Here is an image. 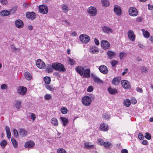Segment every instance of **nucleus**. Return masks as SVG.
Instances as JSON below:
<instances>
[{
    "instance_id": "28",
    "label": "nucleus",
    "mask_w": 153,
    "mask_h": 153,
    "mask_svg": "<svg viewBox=\"0 0 153 153\" xmlns=\"http://www.w3.org/2000/svg\"><path fill=\"white\" fill-rule=\"evenodd\" d=\"M142 31L143 32V35L145 38H148L149 37L150 34L148 31L143 29L142 30Z\"/></svg>"
},
{
    "instance_id": "4",
    "label": "nucleus",
    "mask_w": 153,
    "mask_h": 153,
    "mask_svg": "<svg viewBox=\"0 0 153 153\" xmlns=\"http://www.w3.org/2000/svg\"><path fill=\"white\" fill-rule=\"evenodd\" d=\"M128 12L129 14L131 16H135L138 14L137 9L134 7H130L128 9Z\"/></svg>"
},
{
    "instance_id": "20",
    "label": "nucleus",
    "mask_w": 153,
    "mask_h": 153,
    "mask_svg": "<svg viewBox=\"0 0 153 153\" xmlns=\"http://www.w3.org/2000/svg\"><path fill=\"white\" fill-rule=\"evenodd\" d=\"M22 101L20 100H16L14 103V106L16 108L19 110L22 107Z\"/></svg>"
},
{
    "instance_id": "40",
    "label": "nucleus",
    "mask_w": 153,
    "mask_h": 153,
    "mask_svg": "<svg viewBox=\"0 0 153 153\" xmlns=\"http://www.w3.org/2000/svg\"><path fill=\"white\" fill-rule=\"evenodd\" d=\"M127 54L124 52H122L120 53L119 56L120 59H122L125 58Z\"/></svg>"
},
{
    "instance_id": "17",
    "label": "nucleus",
    "mask_w": 153,
    "mask_h": 153,
    "mask_svg": "<svg viewBox=\"0 0 153 153\" xmlns=\"http://www.w3.org/2000/svg\"><path fill=\"white\" fill-rule=\"evenodd\" d=\"M121 84L123 87L125 88H130L129 82L126 80H122Z\"/></svg>"
},
{
    "instance_id": "22",
    "label": "nucleus",
    "mask_w": 153,
    "mask_h": 153,
    "mask_svg": "<svg viewBox=\"0 0 153 153\" xmlns=\"http://www.w3.org/2000/svg\"><path fill=\"white\" fill-rule=\"evenodd\" d=\"M100 129L103 131H106L108 130V126L106 124L102 123L100 125Z\"/></svg>"
},
{
    "instance_id": "3",
    "label": "nucleus",
    "mask_w": 153,
    "mask_h": 153,
    "mask_svg": "<svg viewBox=\"0 0 153 153\" xmlns=\"http://www.w3.org/2000/svg\"><path fill=\"white\" fill-rule=\"evenodd\" d=\"M79 38L80 41L83 43H87L89 42L90 40L89 36L85 34L80 35Z\"/></svg>"
},
{
    "instance_id": "33",
    "label": "nucleus",
    "mask_w": 153,
    "mask_h": 153,
    "mask_svg": "<svg viewBox=\"0 0 153 153\" xmlns=\"http://www.w3.org/2000/svg\"><path fill=\"white\" fill-rule=\"evenodd\" d=\"M91 76L95 82L97 83H102V81L99 78L96 77L95 75L92 74Z\"/></svg>"
},
{
    "instance_id": "34",
    "label": "nucleus",
    "mask_w": 153,
    "mask_h": 153,
    "mask_svg": "<svg viewBox=\"0 0 153 153\" xmlns=\"http://www.w3.org/2000/svg\"><path fill=\"white\" fill-rule=\"evenodd\" d=\"M46 68L47 72L48 73H51L53 71V63L52 65H48L47 66Z\"/></svg>"
},
{
    "instance_id": "13",
    "label": "nucleus",
    "mask_w": 153,
    "mask_h": 153,
    "mask_svg": "<svg viewBox=\"0 0 153 153\" xmlns=\"http://www.w3.org/2000/svg\"><path fill=\"white\" fill-rule=\"evenodd\" d=\"M75 70L81 76H82L83 74L84 71L85 70L84 67L81 66H78L76 67Z\"/></svg>"
},
{
    "instance_id": "18",
    "label": "nucleus",
    "mask_w": 153,
    "mask_h": 153,
    "mask_svg": "<svg viewBox=\"0 0 153 153\" xmlns=\"http://www.w3.org/2000/svg\"><path fill=\"white\" fill-rule=\"evenodd\" d=\"M114 11L117 15H120L121 14V10L120 7L117 5L114 6Z\"/></svg>"
},
{
    "instance_id": "27",
    "label": "nucleus",
    "mask_w": 153,
    "mask_h": 153,
    "mask_svg": "<svg viewBox=\"0 0 153 153\" xmlns=\"http://www.w3.org/2000/svg\"><path fill=\"white\" fill-rule=\"evenodd\" d=\"M60 119L63 123V125L65 126H66L68 122V120L67 118L64 117H60Z\"/></svg>"
},
{
    "instance_id": "50",
    "label": "nucleus",
    "mask_w": 153,
    "mask_h": 153,
    "mask_svg": "<svg viewBox=\"0 0 153 153\" xmlns=\"http://www.w3.org/2000/svg\"><path fill=\"white\" fill-rule=\"evenodd\" d=\"M17 9V7L16 6H14L12 7L11 9L10 10V13H14L15 11H16Z\"/></svg>"
},
{
    "instance_id": "29",
    "label": "nucleus",
    "mask_w": 153,
    "mask_h": 153,
    "mask_svg": "<svg viewBox=\"0 0 153 153\" xmlns=\"http://www.w3.org/2000/svg\"><path fill=\"white\" fill-rule=\"evenodd\" d=\"M25 78L28 80H30L32 79V76L31 74L28 72H26L24 74Z\"/></svg>"
},
{
    "instance_id": "16",
    "label": "nucleus",
    "mask_w": 153,
    "mask_h": 153,
    "mask_svg": "<svg viewBox=\"0 0 153 153\" xmlns=\"http://www.w3.org/2000/svg\"><path fill=\"white\" fill-rule=\"evenodd\" d=\"M99 51L98 48L95 46H91L89 49V52L93 54L97 53Z\"/></svg>"
},
{
    "instance_id": "5",
    "label": "nucleus",
    "mask_w": 153,
    "mask_h": 153,
    "mask_svg": "<svg viewBox=\"0 0 153 153\" xmlns=\"http://www.w3.org/2000/svg\"><path fill=\"white\" fill-rule=\"evenodd\" d=\"M87 11L89 14L91 16H94L97 14V10L96 8L93 7H89Z\"/></svg>"
},
{
    "instance_id": "31",
    "label": "nucleus",
    "mask_w": 153,
    "mask_h": 153,
    "mask_svg": "<svg viewBox=\"0 0 153 153\" xmlns=\"http://www.w3.org/2000/svg\"><path fill=\"white\" fill-rule=\"evenodd\" d=\"M19 133L22 137H24L27 136V132L24 129H21L20 130Z\"/></svg>"
},
{
    "instance_id": "30",
    "label": "nucleus",
    "mask_w": 153,
    "mask_h": 153,
    "mask_svg": "<svg viewBox=\"0 0 153 153\" xmlns=\"http://www.w3.org/2000/svg\"><path fill=\"white\" fill-rule=\"evenodd\" d=\"M121 80V78L120 77L114 78L112 80V83L114 85H117Z\"/></svg>"
},
{
    "instance_id": "32",
    "label": "nucleus",
    "mask_w": 153,
    "mask_h": 153,
    "mask_svg": "<svg viewBox=\"0 0 153 153\" xmlns=\"http://www.w3.org/2000/svg\"><path fill=\"white\" fill-rule=\"evenodd\" d=\"M108 90L111 94H114L117 92V91L116 89L110 87L108 88Z\"/></svg>"
},
{
    "instance_id": "10",
    "label": "nucleus",
    "mask_w": 153,
    "mask_h": 153,
    "mask_svg": "<svg viewBox=\"0 0 153 153\" xmlns=\"http://www.w3.org/2000/svg\"><path fill=\"white\" fill-rule=\"evenodd\" d=\"M128 35L129 39L131 41L135 40V36L133 30H130L128 32Z\"/></svg>"
},
{
    "instance_id": "39",
    "label": "nucleus",
    "mask_w": 153,
    "mask_h": 153,
    "mask_svg": "<svg viewBox=\"0 0 153 153\" xmlns=\"http://www.w3.org/2000/svg\"><path fill=\"white\" fill-rule=\"evenodd\" d=\"M7 144V142L5 140H2L0 143V145L1 147L4 148Z\"/></svg>"
},
{
    "instance_id": "51",
    "label": "nucleus",
    "mask_w": 153,
    "mask_h": 153,
    "mask_svg": "<svg viewBox=\"0 0 153 153\" xmlns=\"http://www.w3.org/2000/svg\"><path fill=\"white\" fill-rule=\"evenodd\" d=\"M145 137L148 140H150L151 138V134L149 133H146Z\"/></svg>"
},
{
    "instance_id": "57",
    "label": "nucleus",
    "mask_w": 153,
    "mask_h": 153,
    "mask_svg": "<svg viewBox=\"0 0 153 153\" xmlns=\"http://www.w3.org/2000/svg\"><path fill=\"white\" fill-rule=\"evenodd\" d=\"M1 88L2 90L4 89H7V85L5 84H3L1 85Z\"/></svg>"
},
{
    "instance_id": "35",
    "label": "nucleus",
    "mask_w": 153,
    "mask_h": 153,
    "mask_svg": "<svg viewBox=\"0 0 153 153\" xmlns=\"http://www.w3.org/2000/svg\"><path fill=\"white\" fill-rule=\"evenodd\" d=\"M11 142L14 148H16L18 147V143L16 139L12 137L11 139Z\"/></svg>"
},
{
    "instance_id": "15",
    "label": "nucleus",
    "mask_w": 153,
    "mask_h": 153,
    "mask_svg": "<svg viewBox=\"0 0 153 153\" xmlns=\"http://www.w3.org/2000/svg\"><path fill=\"white\" fill-rule=\"evenodd\" d=\"M116 53L112 51L109 50L107 52L108 58L111 59L114 58L116 55Z\"/></svg>"
},
{
    "instance_id": "19",
    "label": "nucleus",
    "mask_w": 153,
    "mask_h": 153,
    "mask_svg": "<svg viewBox=\"0 0 153 153\" xmlns=\"http://www.w3.org/2000/svg\"><path fill=\"white\" fill-rule=\"evenodd\" d=\"M34 143L32 141H30L26 142L25 145V147L27 148H30L34 146Z\"/></svg>"
},
{
    "instance_id": "8",
    "label": "nucleus",
    "mask_w": 153,
    "mask_h": 153,
    "mask_svg": "<svg viewBox=\"0 0 153 153\" xmlns=\"http://www.w3.org/2000/svg\"><path fill=\"white\" fill-rule=\"evenodd\" d=\"M36 64L37 66L40 69H44L45 67V64L40 59H39L37 60Z\"/></svg>"
},
{
    "instance_id": "60",
    "label": "nucleus",
    "mask_w": 153,
    "mask_h": 153,
    "mask_svg": "<svg viewBox=\"0 0 153 153\" xmlns=\"http://www.w3.org/2000/svg\"><path fill=\"white\" fill-rule=\"evenodd\" d=\"M0 2L3 5L6 4L7 3V0H0Z\"/></svg>"
},
{
    "instance_id": "48",
    "label": "nucleus",
    "mask_w": 153,
    "mask_h": 153,
    "mask_svg": "<svg viewBox=\"0 0 153 153\" xmlns=\"http://www.w3.org/2000/svg\"><path fill=\"white\" fill-rule=\"evenodd\" d=\"M147 70V68L144 66H142L141 67V72L143 73H146Z\"/></svg>"
},
{
    "instance_id": "62",
    "label": "nucleus",
    "mask_w": 153,
    "mask_h": 153,
    "mask_svg": "<svg viewBox=\"0 0 153 153\" xmlns=\"http://www.w3.org/2000/svg\"><path fill=\"white\" fill-rule=\"evenodd\" d=\"M142 20V19L141 17H137L136 19V21L138 22L141 21Z\"/></svg>"
},
{
    "instance_id": "36",
    "label": "nucleus",
    "mask_w": 153,
    "mask_h": 153,
    "mask_svg": "<svg viewBox=\"0 0 153 153\" xmlns=\"http://www.w3.org/2000/svg\"><path fill=\"white\" fill-rule=\"evenodd\" d=\"M102 3L103 6L105 7H107L109 6L110 3L107 0H102Z\"/></svg>"
},
{
    "instance_id": "21",
    "label": "nucleus",
    "mask_w": 153,
    "mask_h": 153,
    "mask_svg": "<svg viewBox=\"0 0 153 153\" xmlns=\"http://www.w3.org/2000/svg\"><path fill=\"white\" fill-rule=\"evenodd\" d=\"M26 16L27 18L33 20L35 19L36 15L33 12H27L26 13Z\"/></svg>"
},
{
    "instance_id": "49",
    "label": "nucleus",
    "mask_w": 153,
    "mask_h": 153,
    "mask_svg": "<svg viewBox=\"0 0 153 153\" xmlns=\"http://www.w3.org/2000/svg\"><path fill=\"white\" fill-rule=\"evenodd\" d=\"M51 95L50 94H46L44 96V98L46 100H49L51 98Z\"/></svg>"
},
{
    "instance_id": "63",
    "label": "nucleus",
    "mask_w": 153,
    "mask_h": 153,
    "mask_svg": "<svg viewBox=\"0 0 153 153\" xmlns=\"http://www.w3.org/2000/svg\"><path fill=\"white\" fill-rule=\"evenodd\" d=\"M94 42L95 44L97 45H99L100 44L99 40L96 39H94Z\"/></svg>"
},
{
    "instance_id": "46",
    "label": "nucleus",
    "mask_w": 153,
    "mask_h": 153,
    "mask_svg": "<svg viewBox=\"0 0 153 153\" xmlns=\"http://www.w3.org/2000/svg\"><path fill=\"white\" fill-rule=\"evenodd\" d=\"M93 145H91L89 143H85V146L87 149L91 148Z\"/></svg>"
},
{
    "instance_id": "23",
    "label": "nucleus",
    "mask_w": 153,
    "mask_h": 153,
    "mask_svg": "<svg viewBox=\"0 0 153 153\" xmlns=\"http://www.w3.org/2000/svg\"><path fill=\"white\" fill-rule=\"evenodd\" d=\"M61 9L64 12H67L70 10L69 7L66 4H62Z\"/></svg>"
},
{
    "instance_id": "56",
    "label": "nucleus",
    "mask_w": 153,
    "mask_h": 153,
    "mask_svg": "<svg viewBox=\"0 0 153 153\" xmlns=\"http://www.w3.org/2000/svg\"><path fill=\"white\" fill-rule=\"evenodd\" d=\"M138 138L140 140H142L144 139V137L143 134L141 133H139L138 135Z\"/></svg>"
},
{
    "instance_id": "7",
    "label": "nucleus",
    "mask_w": 153,
    "mask_h": 153,
    "mask_svg": "<svg viewBox=\"0 0 153 153\" xmlns=\"http://www.w3.org/2000/svg\"><path fill=\"white\" fill-rule=\"evenodd\" d=\"M102 47L104 49H108L110 47V44L109 42L105 40H103L101 42Z\"/></svg>"
},
{
    "instance_id": "43",
    "label": "nucleus",
    "mask_w": 153,
    "mask_h": 153,
    "mask_svg": "<svg viewBox=\"0 0 153 153\" xmlns=\"http://www.w3.org/2000/svg\"><path fill=\"white\" fill-rule=\"evenodd\" d=\"M5 130L7 133V137L8 139H10V128L9 127L7 126H6Z\"/></svg>"
},
{
    "instance_id": "37",
    "label": "nucleus",
    "mask_w": 153,
    "mask_h": 153,
    "mask_svg": "<svg viewBox=\"0 0 153 153\" xmlns=\"http://www.w3.org/2000/svg\"><path fill=\"white\" fill-rule=\"evenodd\" d=\"M131 104L130 100L128 99L124 100L123 104L126 107H129L130 106Z\"/></svg>"
},
{
    "instance_id": "12",
    "label": "nucleus",
    "mask_w": 153,
    "mask_h": 153,
    "mask_svg": "<svg viewBox=\"0 0 153 153\" xmlns=\"http://www.w3.org/2000/svg\"><path fill=\"white\" fill-rule=\"evenodd\" d=\"M99 69L100 71L104 74H106L108 72L107 68L104 65H102L99 66Z\"/></svg>"
},
{
    "instance_id": "9",
    "label": "nucleus",
    "mask_w": 153,
    "mask_h": 153,
    "mask_svg": "<svg viewBox=\"0 0 153 153\" xmlns=\"http://www.w3.org/2000/svg\"><path fill=\"white\" fill-rule=\"evenodd\" d=\"M27 89L25 87L20 86L19 88L18 89V93L21 95H25L27 92Z\"/></svg>"
},
{
    "instance_id": "54",
    "label": "nucleus",
    "mask_w": 153,
    "mask_h": 153,
    "mask_svg": "<svg viewBox=\"0 0 153 153\" xmlns=\"http://www.w3.org/2000/svg\"><path fill=\"white\" fill-rule=\"evenodd\" d=\"M104 143L105 142H104L102 139H98V143L99 145H103Z\"/></svg>"
},
{
    "instance_id": "25",
    "label": "nucleus",
    "mask_w": 153,
    "mask_h": 153,
    "mask_svg": "<svg viewBox=\"0 0 153 153\" xmlns=\"http://www.w3.org/2000/svg\"><path fill=\"white\" fill-rule=\"evenodd\" d=\"M51 123L53 126H57L58 125V120L56 118L53 117L51 119Z\"/></svg>"
},
{
    "instance_id": "52",
    "label": "nucleus",
    "mask_w": 153,
    "mask_h": 153,
    "mask_svg": "<svg viewBox=\"0 0 153 153\" xmlns=\"http://www.w3.org/2000/svg\"><path fill=\"white\" fill-rule=\"evenodd\" d=\"M13 131L14 137H17L18 136V134L17 130L15 129H13Z\"/></svg>"
},
{
    "instance_id": "6",
    "label": "nucleus",
    "mask_w": 153,
    "mask_h": 153,
    "mask_svg": "<svg viewBox=\"0 0 153 153\" xmlns=\"http://www.w3.org/2000/svg\"><path fill=\"white\" fill-rule=\"evenodd\" d=\"M39 11L41 13L46 14L48 13V9L47 6L42 5L39 6Z\"/></svg>"
},
{
    "instance_id": "14",
    "label": "nucleus",
    "mask_w": 153,
    "mask_h": 153,
    "mask_svg": "<svg viewBox=\"0 0 153 153\" xmlns=\"http://www.w3.org/2000/svg\"><path fill=\"white\" fill-rule=\"evenodd\" d=\"M16 27L19 28H21L23 27L24 23L20 19H18L15 22Z\"/></svg>"
},
{
    "instance_id": "38",
    "label": "nucleus",
    "mask_w": 153,
    "mask_h": 153,
    "mask_svg": "<svg viewBox=\"0 0 153 153\" xmlns=\"http://www.w3.org/2000/svg\"><path fill=\"white\" fill-rule=\"evenodd\" d=\"M44 81L46 84H49L51 82V79L49 77L46 76L44 78Z\"/></svg>"
},
{
    "instance_id": "41",
    "label": "nucleus",
    "mask_w": 153,
    "mask_h": 153,
    "mask_svg": "<svg viewBox=\"0 0 153 153\" xmlns=\"http://www.w3.org/2000/svg\"><path fill=\"white\" fill-rule=\"evenodd\" d=\"M46 88L48 90L50 91H53L54 90V88L52 86L48 85V84H46L45 85Z\"/></svg>"
},
{
    "instance_id": "2",
    "label": "nucleus",
    "mask_w": 153,
    "mask_h": 153,
    "mask_svg": "<svg viewBox=\"0 0 153 153\" xmlns=\"http://www.w3.org/2000/svg\"><path fill=\"white\" fill-rule=\"evenodd\" d=\"M91 101V98L88 96H85L82 98V103L85 106H88L90 105Z\"/></svg>"
},
{
    "instance_id": "61",
    "label": "nucleus",
    "mask_w": 153,
    "mask_h": 153,
    "mask_svg": "<svg viewBox=\"0 0 153 153\" xmlns=\"http://www.w3.org/2000/svg\"><path fill=\"white\" fill-rule=\"evenodd\" d=\"M136 90L137 92L141 93H142L143 91L142 89L140 87H137L136 88Z\"/></svg>"
},
{
    "instance_id": "55",
    "label": "nucleus",
    "mask_w": 153,
    "mask_h": 153,
    "mask_svg": "<svg viewBox=\"0 0 153 153\" xmlns=\"http://www.w3.org/2000/svg\"><path fill=\"white\" fill-rule=\"evenodd\" d=\"M93 90V88L92 86H89L87 89V91L88 92H91Z\"/></svg>"
},
{
    "instance_id": "24",
    "label": "nucleus",
    "mask_w": 153,
    "mask_h": 153,
    "mask_svg": "<svg viewBox=\"0 0 153 153\" xmlns=\"http://www.w3.org/2000/svg\"><path fill=\"white\" fill-rule=\"evenodd\" d=\"M90 71L89 69H85L83 72V77L85 78H88L90 76Z\"/></svg>"
},
{
    "instance_id": "47",
    "label": "nucleus",
    "mask_w": 153,
    "mask_h": 153,
    "mask_svg": "<svg viewBox=\"0 0 153 153\" xmlns=\"http://www.w3.org/2000/svg\"><path fill=\"white\" fill-rule=\"evenodd\" d=\"M57 153H66L65 150L63 149L59 148L57 150Z\"/></svg>"
},
{
    "instance_id": "1",
    "label": "nucleus",
    "mask_w": 153,
    "mask_h": 153,
    "mask_svg": "<svg viewBox=\"0 0 153 153\" xmlns=\"http://www.w3.org/2000/svg\"><path fill=\"white\" fill-rule=\"evenodd\" d=\"M53 69L58 71L61 72H63L65 71V69L63 65L59 63H53Z\"/></svg>"
},
{
    "instance_id": "26",
    "label": "nucleus",
    "mask_w": 153,
    "mask_h": 153,
    "mask_svg": "<svg viewBox=\"0 0 153 153\" xmlns=\"http://www.w3.org/2000/svg\"><path fill=\"white\" fill-rule=\"evenodd\" d=\"M0 14L2 16H6L10 15V11L4 10L0 12Z\"/></svg>"
},
{
    "instance_id": "53",
    "label": "nucleus",
    "mask_w": 153,
    "mask_h": 153,
    "mask_svg": "<svg viewBox=\"0 0 153 153\" xmlns=\"http://www.w3.org/2000/svg\"><path fill=\"white\" fill-rule=\"evenodd\" d=\"M11 48L12 49L13 51L15 52H18L19 51V48H16L13 45L11 46Z\"/></svg>"
},
{
    "instance_id": "58",
    "label": "nucleus",
    "mask_w": 153,
    "mask_h": 153,
    "mask_svg": "<svg viewBox=\"0 0 153 153\" xmlns=\"http://www.w3.org/2000/svg\"><path fill=\"white\" fill-rule=\"evenodd\" d=\"M30 117L33 121H34L35 120L36 118L35 114L33 113H31Z\"/></svg>"
},
{
    "instance_id": "44",
    "label": "nucleus",
    "mask_w": 153,
    "mask_h": 153,
    "mask_svg": "<svg viewBox=\"0 0 153 153\" xmlns=\"http://www.w3.org/2000/svg\"><path fill=\"white\" fill-rule=\"evenodd\" d=\"M61 112L64 114H66L68 112V109L67 108L62 107L61 109Z\"/></svg>"
},
{
    "instance_id": "64",
    "label": "nucleus",
    "mask_w": 153,
    "mask_h": 153,
    "mask_svg": "<svg viewBox=\"0 0 153 153\" xmlns=\"http://www.w3.org/2000/svg\"><path fill=\"white\" fill-rule=\"evenodd\" d=\"M121 153H128V151L126 149H123L122 150Z\"/></svg>"
},
{
    "instance_id": "45",
    "label": "nucleus",
    "mask_w": 153,
    "mask_h": 153,
    "mask_svg": "<svg viewBox=\"0 0 153 153\" xmlns=\"http://www.w3.org/2000/svg\"><path fill=\"white\" fill-rule=\"evenodd\" d=\"M103 145L105 147L107 148H109L111 145V143L110 142H105L104 143Z\"/></svg>"
},
{
    "instance_id": "11",
    "label": "nucleus",
    "mask_w": 153,
    "mask_h": 153,
    "mask_svg": "<svg viewBox=\"0 0 153 153\" xmlns=\"http://www.w3.org/2000/svg\"><path fill=\"white\" fill-rule=\"evenodd\" d=\"M102 31L105 33L109 34L112 33L113 32L112 29L106 26H103L102 28Z\"/></svg>"
},
{
    "instance_id": "42",
    "label": "nucleus",
    "mask_w": 153,
    "mask_h": 153,
    "mask_svg": "<svg viewBox=\"0 0 153 153\" xmlns=\"http://www.w3.org/2000/svg\"><path fill=\"white\" fill-rule=\"evenodd\" d=\"M68 63L69 64L71 65H73L75 64V61L72 59L69 58V60L68 61Z\"/></svg>"
},
{
    "instance_id": "59",
    "label": "nucleus",
    "mask_w": 153,
    "mask_h": 153,
    "mask_svg": "<svg viewBox=\"0 0 153 153\" xmlns=\"http://www.w3.org/2000/svg\"><path fill=\"white\" fill-rule=\"evenodd\" d=\"M118 61L116 60H113L111 62V64L112 66H115L117 63Z\"/></svg>"
}]
</instances>
